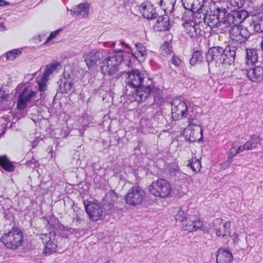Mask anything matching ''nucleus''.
Returning a JSON list of instances; mask_svg holds the SVG:
<instances>
[{
    "instance_id": "a878e982",
    "label": "nucleus",
    "mask_w": 263,
    "mask_h": 263,
    "mask_svg": "<svg viewBox=\"0 0 263 263\" xmlns=\"http://www.w3.org/2000/svg\"><path fill=\"white\" fill-rule=\"evenodd\" d=\"M158 18L156 21V25L159 28V30H168L170 29L171 25L170 23V16L165 14L161 16L158 15Z\"/></svg>"
},
{
    "instance_id": "39448f33",
    "label": "nucleus",
    "mask_w": 263,
    "mask_h": 263,
    "mask_svg": "<svg viewBox=\"0 0 263 263\" xmlns=\"http://www.w3.org/2000/svg\"><path fill=\"white\" fill-rule=\"evenodd\" d=\"M148 191L151 194L156 197L164 198L170 196L172 187L167 181L159 178L152 182L148 187Z\"/></svg>"
},
{
    "instance_id": "69168bd1",
    "label": "nucleus",
    "mask_w": 263,
    "mask_h": 263,
    "mask_svg": "<svg viewBox=\"0 0 263 263\" xmlns=\"http://www.w3.org/2000/svg\"><path fill=\"white\" fill-rule=\"evenodd\" d=\"M6 127H4V129L3 130V131L1 133V134H0V137L5 134V129H6Z\"/></svg>"
},
{
    "instance_id": "49530a36",
    "label": "nucleus",
    "mask_w": 263,
    "mask_h": 263,
    "mask_svg": "<svg viewBox=\"0 0 263 263\" xmlns=\"http://www.w3.org/2000/svg\"><path fill=\"white\" fill-rule=\"evenodd\" d=\"M171 62L172 64L174 65L176 67L180 66L181 60L175 54H173L171 59Z\"/></svg>"
},
{
    "instance_id": "f03ea898",
    "label": "nucleus",
    "mask_w": 263,
    "mask_h": 263,
    "mask_svg": "<svg viewBox=\"0 0 263 263\" xmlns=\"http://www.w3.org/2000/svg\"><path fill=\"white\" fill-rule=\"evenodd\" d=\"M210 13L208 16V26L211 28H219L222 25L228 26V15L227 8L219 4L212 2L210 5Z\"/></svg>"
},
{
    "instance_id": "f704fd0d",
    "label": "nucleus",
    "mask_w": 263,
    "mask_h": 263,
    "mask_svg": "<svg viewBox=\"0 0 263 263\" xmlns=\"http://www.w3.org/2000/svg\"><path fill=\"white\" fill-rule=\"evenodd\" d=\"M188 166L195 172H200L201 168V162L196 158H192Z\"/></svg>"
},
{
    "instance_id": "9d476101",
    "label": "nucleus",
    "mask_w": 263,
    "mask_h": 263,
    "mask_svg": "<svg viewBox=\"0 0 263 263\" xmlns=\"http://www.w3.org/2000/svg\"><path fill=\"white\" fill-rule=\"evenodd\" d=\"M228 15V26H237L243 22L248 16V12L244 9L237 8L229 12Z\"/></svg>"
},
{
    "instance_id": "052dcab7",
    "label": "nucleus",
    "mask_w": 263,
    "mask_h": 263,
    "mask_svg": "<svg viewBox=\"0 0 263 263\" xmlns=\"http://www.w3.org/2000/svg\"><path fill=\"white\" fill-rule=\"evenodd\" d=\"M233 161V158L228 156L227 160L226 161V163H227L229 165H230Z\"/></svg>"
},
{
    "instance_id": "6e6552de",
    "label": "nucleus",
    "mask_w": 263,
    "mask_h": 263,
    "mask_svg": "<svg viewBox=\"0 0 263 263\" xmlns=\"http://www.w3.org/2000/svg\"><path fill=\"white\" fill-rule=\"evenodd\" d=\"M250 35L248 29L241 25L233 26L230 30L231 39L239 43L245 42Z\"/></svg>"
},
{
    "instance_id": "f3484780",
    "label": "nucleus",
    "mask_w": 263,
    "mask_h": 263,
    "mask_svg": "<svg viewBox=\"0 0 263 263\" xmlns=\"http://www.w3.org/2000/svg\"><path fill=\"white\" fill-rule=\"evenodd\" d=\"M217 263H232L233 257L229 249L220 248L216 253Z\"/></svg>"
},
{
    "instance_id": "c03bdc74",
    "label": "nucleus",
    "mask_w": 263,
    "mask_h": 263,
    "mask_svg": "<svg viewBox=\"0 0 263 263\" xmlns=\"http://www.w3.org/2000/svg\"><path fill=\"white\" fill-rule=\"evenodd\" d=\"M62 30V28H60L52 32L49 36L47 37L46 40L45 41V42L43 43L44 45H45L47 44L49 41L53 39V38L55 37Z\"/></svg>"
},
{
    "instance_id": "20e7f679",
    "label": "nucleus",
    "mask_w": 263,
    "mask_h": 263,
    "mask_svg": "<svg viewBox=\"0 0 263 263\" xmlns=\"http://www.w3.org/2000/svg\"><path fill=\"white\" fill-rule=\"evenodd\" d=\"M123 60L121 55L115 54L104 59L100 67L103 74L112 76L119 70V67Z\"/></svg>"
},
{
    "instance_id": "ddd939ff",
    "label": "nucleus",
    "mask_w": 263,
    "mask_h": 263,
    "mask_svg": "<svg viewBox=\"0 0 263 263\" xmlns=\"http://www.w3.org/2000/svg\"><path fill=\"white\" fill-rule=\"evenodd\" d=\"M184 230L193 232L202 228V221L196 215H187L182 222Z\"/></svg>"
},
{
    "instance_id": "5701e85b",
    "label": "nucleus",
    "mask_w": 263,
    "mask_h": 263,
    "mask_svg": "<svg viewBox=\"0 0 263 263\" xmlns=\"http://www.w3.org/2000/svg\"><path fill=\"white\" fill-rule=\"evenodd\" d=\"M116 43H118L119 44L121 45L122 46H124L125 48L129 50L128 52H130L133 57H134L136 59H137L139 62L143 61L145 59V57H141V53H139V51H136L135 52H133L131 49L130 46L126 43H125L123 41H119L118 42H113L111 44V47L115 48L114 51L116 52H121L124 51V49L122 48H115V45Z\"/></svg>"
},
{
    "instance_id": "423d86ee",
    "label": "nucleus",
    "mask_w": 263,
    "mask_h": 263,
    "mask_svg": "<svg viewBox=\"0 0 263 263\" xmlns=\"http://www.w3.org/2000/svg\"><path fill=\"white\" fill-rule=\"evenodd\" d=\"M146 195L144 190L139 185L133 186L124 195L126 204L132 206L140 205L145 199Z\"/></svg>"
},
{
    "instance_id": "1a4fd4ad",
    "label": "nucleus",
    "mask_w": 263,
    "mask_h": 263,
    "mask_svg": "<svg viewBox=\"0 0 263 263\" xmlns=\"http://www.w3.org/2000/svg\"><path fill=\"white\" fill-rule=\"evenodd\" d=\"M172 118L175 120H179L187 117V106L183 101L176 100L171 104Z\"/></svg>"
},
{
    "instance_id": "aec40b11",
    "label": "nucleus",
    "mask_w": 263,
    "mask_h": 263,
    "mask_svg": "<svg viewBox=\"0 0 263 263\" xmlns=\"http://www.w3.org/2000/svg\"><path fill=\"white\" fill-rule=\"evenodd\" d=\"M140 7L141 12L144 18L147 20H154L158 17L156 8L151 4L142 3Z\"/></svg>"
},
{
    "instance_id": "3c124183",
    "label": "nucleus",
    "mask_w": 263,
    "mask_h": 263,
    "mask_svg": "<svg viewBox=\"0 0 263 263\" xmlns=\"http://www.w3.org/2000/svg\"><path fill=\"white\" fill-rule=\"evenodd\" d=\"M132 0H119V3L120 6L125 7L129 5L132 3Z\"/></svg>"
},
{
    "instance_id": "680f3d73",
    "label": "nucleus",
    "mask_w": 263,
    "mask_h": 263,
    "mask_svg": "<svg viewBox=\"0 0 263 263\" xmlns=\"http://www.w3.org/2000/svg\"><path fill=\"white\" fill-rule=\"evenodd\" d=\"M199 229H201V230H202V231H203L204 233H207V232H208V229H206V227H203L202 224V228H199Z\"/></svg>"
},
{
    "instance_id": "9b49d317",
    "label": "nucleus",
    "mask_w": 263,
    "mask_h": 263,
    "mask_svg": "<svg viewBox=\"0 0 263 263\" xmlns=\"http://www.w3.org/2000/svg\"><path fill=\"white\" fill-rule=\"evenodd\" d=\"M85 208L91 221H96L101 218L103 211L99 204L88 201L87 203H85Z\"/></svg>"
},
{
    "instance_id": "4d7b16f0",
    "label": "nucleus",
    "mask_w": 263,
    "mask_h": 263,
    "mask_svg": "<svg viewBox=\"0 0 263 263\" xmlns=\"http://www.w3.org/2000/svg\"><path fill=\"white\" fill-rule=\"evenodd\" d=\"M246 148L244 146V145H240L236 151H235V154H238V153H240V152L243 151L244 150H245Z\"/></svg>"
},
{
    "instance_id": "7ed1b4c3",
    "label": "nucleus",
    "mask_w": 263,
    "mask_h": 263,
    "mask_svg": "<svg viewBox=\"0 0 263 263\" xmlns=\"http://www.w3.org/2000/svg\"><path fill=\"white\" fill-rule=\"evenodd\" d=\"M0 240L6 248L15 250L23 244L24 236L20 229L13 227L8 232L4 234Z\"/></svg>"
},
{
    "instance_id": "79ce46f5",
    "label": "nucleus",
    "mask_w": 263,
    "mask_h": 263,
    "mask_svg": "<svg viewBox=\"0 0 263 263\" xmlns=\"http://www.w3.org/2000/svg\"><path fill=\"white\" fill-rule=\"evenodd\" d=\"M186 217V216L184 211L179 209L175 215L176 220L183 222Z\"/></svg>"
},
{
    "instance_id": "e2e57ef3",
    "label": "nucleus",
    "mask_w": 263,
    "mask_h": 263,
    "mask_svg": "<svg viewBox=\"0 0 263 263\" xmlns=\"http://www.w3.org/2000/svg\"><path fill=\"white\" fill-rule=\"evenodd\" d=\"M261 41L260 42V48L263 50V36H261Z\"/></svg>"
},
{
    "instance_id": "5fc2aeb1",
    "label": "nucleus",
    "mask_w": 263,
    "mask_h": 263,
    "mask_svg": "<svg viewBox=\"0 0 263 263\" xmlns=\"http://www.w3.org/2000/svg\"><path fill=\"white\" fill-rule=\"evenodd\" d=\"M45 37L44 35H38L36 37H34L33 40H34V42L35 43H39L43 41V38Z\"/></svg>"
},
{
    "instance_id": "58836bf2",
    "label": "nucleus",
    "mask_w": 263,
    "mask_h": 263,
    "mask_svg": "<svg viewBox=\"0 0 263 263\" xmlns=\"http://www.w3.org/2000/svg\"><path fill=\"white\" fill-rule=\"evenodd\" d=\"M162 54L163 55H168L172 52V47L167 42H165L160 47Z\"/></svg>"
},
{
    "instance_id": "338daca9",
    "label": "nucleus",
    "mask_w": 263,
    "mask_h": 263,
    "mask_svg": "<svg viewBox=\"0 0 263 263\" xmlns=\"http://www.w3.org/2000/svg\"><path fill=\"white\" fill-rule=\"evenodd\" d=\"M105 263H114V261L113 260H108V261H106Z\"/></svg>"
},
{
    "instance_id": "bf43d9fd",
    "label": "nucleus",
    "mask_w": 263,
    "mask_h": 263,
    "mask_svg": "<svg viewBox=\"0 0 263 263\" xmlns=\"http://www.w3.org/2000/svg\"><path fill=\"white\" fill-rule=\"evenodd\" d=\"M230 166V165H229L227 163H226V162L221 163V167L223 169H226L227 168H228L229 166Z\"/></svg>"
},
{
    "instance_id": "e433bc0d",
    "label": "nucleus",
    "mask_w": 263,
    "mask_h": 263,
    "mask_svg": "<svg viewBox=\"0 0 263 263\" xmlns=\"http://www.w3.org/2000/svg\"><path fill=\"white\" fill-rule=\"evenodd\" d=\"M22 51L19 49H13L6 53V57L8 60H13L18 56L21 55Z\"/></svg>"
},
{
    "instance_id": "dca6fc26",
    "label": "nucleus",
    "mask_w": 263,
    "mask_h": 263,
    "mask_svg": "<svg viewBox=\"0 0 263 263\" xmlns=\"http://www.w3.org/2000/svg\"><path fill=\"white\" fill-rule=\"evenodd\" d=\"M185 32L192 39H195L201 36V30L199 25L194 21L184 22L182 24Z\"/></svg>"
},
{
    "instance_id": "f257e3e1",
    "label": "nucleus",
    "mask_w": 263,
    "mask_h": 263,
    "mask_svg": "<svg viewBox=\"0 0 263 263\" xmlns=\"http://www.w3.org/2000/svg\"><path fill=\"white\" fill-rule=\"evenodd\" d=\"M126 74L125 84L126 87L134 89L133 93L137 102L144 101L153 92L152 80L148 78L145 80L144 73L137 69L123 72Z\"/></svg>"
},
{
    "instance_id": "774afa93",
    "label": "nucleus",
    "mask_w": 263,
    "mask_h": 263,
    "mask_svg": "<svg viewBox=\"0 0 263 263\" xmlns=\"http://www.w3.org/2000/svg\"><path fill=\"white\" fill-rule=\"evenodd\" d=\"M80 218L79 217H77V221L78 222H79V220H80Z\"/></svg>"
},
{
    "instance_id": "37998d69",
    "label": "nucleus",
    "mask_w": 263,
    "mask_h": 263,
    "mask_svg": "<svg viewBox=\"0 0 263 263\" xmlns=\"http://www.w3.org/2000/svg\"><path fill=\"white\" fill-rule=\"evenodd\" d=\"M58 228L61 230H63L70 232L71 234H73L75 232V229L69 227L68 226H64L61 223L59 220L58 221Z\"/></svg>"
},
{
    "instance_id": "a211bd4d",
    "label": "nucleus",
    "mask_w": 263,
    "mask_h": 263,
    "mask_svg": "<svg viewBox=\"0 0 263 263\" xmlns=\"http://www.w3.org/2000/svg\"><path fill=\"white\" fill-rule=\"evenodd\" d=\"M187 128L191 130L188 140L191 142H200L202 140L203 129L200 126L197 125L194 126L190 123Z\"/></svg>"
},
{
    "instance_id": "bb28decb",
    "label": "nucleus",
    "mask_w": 263,
    "mask_h": 263,
    "mask_svg": "<svg viewBox=\"0 0 263 263\" xmlns=\"http://www.w3.org/2000/svg\"><path fill=\"white\" fill-rule=\"evenodd\" d=\"M223 58L226 60V62L223 64H231L235 61L236 50V48L235 46L227 47L225 49Z\"/></svg>"
},
{
    "instance_id": "2f4dec72",
    "label": "nucleus",
    "mask_w": 263,
    "mask_h": 263,
    "mask_svg": "<svg viewBox=\"0 0 263 263\" xmlns=\"http://www.w3.org/2000/svg\"><path fill=\"white\" fill-rule=\"evenodd\" d=\"M57 245L53 241L50 239L46 242L45 249L43 250V253L47 255H50L56 252Z\"/></svg>"
},
{
    "instance_id": "ea45409f",
    "label": "nucleus",
    "mask_w": 263,
    "mask_h": 263,
    "mask_svg": "<svg viewBox=\"0 0 263 263\" xmlns=\"http://www.w3.org/2000/svg\"><path fill=\"white\" fill-rule=\"evenodd\" d=\"M195 0H181L182 5L185 9H196L195 7Z\"/></svg>"
},
{
    "instance_id": "a18cd8bd",
    "label": "nucleus",
    "mask_w": 263,
    "mask_h": 263,
    "mask_svg": "<svg viewBox=\"0 0 263 263\" xmlns=\"http://www.w3.org/2000/svg\"><path fill=\"white\" fill-rule=\"evenodd\" d=\"M245 0H230L231 5L234 7L240 8L244 4Z\"/></svg>"
},
{
    "instance_id": "13d9d810",
    "label": "nucleus",
    "mask_w": 263,
    "mask_h": 263,
    "mask_svg": "<svg viewBox=\"0 0 263 263\" xmlns=\"http://www.w3.org/2000/svg\"><path fill=\"white\" fill-rule=\"evenodd\" d=\"M10 4L9 2L4 0H0V6H4L9 5Z\"/></svg>"
},
{
    "instance_id": "0e129e2a",
    "label": "nucleus",
    "mask_w": 263,
    "mask_h": 263,
    "mask_svg": "<svg viewBox=\"0 0 263 263\" xmlns=\"http://www.w3.org/2000/svg\"><path fill=\"white\" fill-rule=\"evenodd\" d=\"M36 144H37L36 140H34V141L32 142V147H33V148H34Z\"/></svg>"
},
{
    "instance_id": "4468645a",
    "label": "nucleus",
    "mask_w": 263,
    "mask_h": 263,
    "mask_svg": "<svg viewBox=\"0 0 263 263\" xmlns=\"http://www.w3.org/2000/svg\"><path fill=\"white\" fill-rule=\"evenodd\" d=\"M57 84L59 87L57 91L62 94L67 93L71 90L73 84L72 79L70 78V74L65 72L63 73V77L60 79Z\"/></svg>"
},
{
    "instance_id": "4be33fe9",
    "label": "nucleus",
    "mask_w": 263,
    "mask_h": 263,
    "mask_svg": "<svg viewBox=\"0 0 263 263\" xmlns=\"http://www.w3.org/2000/svg\"><path fill=\"white\" fill-rule=\"evenodd\" d=\"M84 57L87 67L91 68L100 61V53L97 50H93L84 55Z\"/></svg>"
},
{
    "instance_id": "f8f14e48",
    "label": "nucleus",
    "mask_w": 263,
    "mask_h": 263,
    "mask_svg": "<svg viewBox=\"0 0 263 263\" xmlns=\"http://www.w3.org/2000/svg\"><path fill=\"white\" fill-rule=\"evenodd\" d=\"M36 94V91H32L28 87H25L19 95L17 108L19 109H24L27 103L30 102Z\"/></svg>"
},
{
    "instance_id": "412c9836",
    "label": "nucleus",
    "mask_w": 263,
    "mask_h": 263,
    "mask_svg": "<svg viewBox=\"0 0 263 263\" xmlns=\"http://www.w3.org/2000/svg\"><path fill=\"white\" fill-rule=\"evenodd\" d=\"M247 76L252 82H260L263 80V67L256 66L247 71Z\"/></svg>"
},
{
    "instance_id": "0eeeda50",
    "label": "nucleus",
    "mask_w": 263,
    "mask_h": 263,
    "mask_svg": "<svg viewBox=\"0 0 263 263\" xmlns=\"http://www.w3.org/2000/svg\"><path fill=\"white\" fill-rule=\"evenodd\" d=\"M225 49L220 46H213L210 48L206 53V61L209 65L211 62L223 64L226 62L223 58Z\"/></svg>"
},
{
    "instance_id": "c756f323",
    "label": "nucleus",
    "mask_w": 263,
    "mask_h": 263,
    "mask_svg": "<svg viewBox=\"0 0 263 263\" xmlns=\"http://www.w3.org/2000/svg\"><path fill=\"white\" fill-rule=\"evenodd\" d=\"M204 59L201 50H197L194 51L192 54V57L190 60V63L191 65L194 66L198 63H201Z\"/></svg>"
},
{
    "instance_id": "2eb2a0df",
    "label": "nucleus",
    "mask_w": 263,
    "mask_h": 263,
    "mask_svg": "<svg viewBox=\"0 0 263 263\" xmlns=\"http://www.w3.org/2000/svg\"><path fill=\"white\" fill-rule=\"evenodd\" d=\"M214 230L217 237L230 236V222H223L222 220H216L213 222Z\"/></svg>"
},
{
    "instance_id": "603ef678",
    "label": "nucleus",
    "mask_w": 263,
    "mask_h": 263,
    "mask_svg": "<svg viewBox=\"0 0 263 263\" xmlns=\"http://www.w3.org/2000/svg\"><path fill=\"white\" fill-rule=\"evenodd\" d=\"M197 2H198L199 7L196 8V10L197 11H201L206 2V0H197Z\"/></svg>"
},
{
    "instance_id": "de8ad7c7",
    "label": "nucleus",
    "mask_w": 263,
    "mask_h": 263,
    "mask_svg": "<svg viewBox=\"0 0 263 263\" xmlns=\"http://www.w3.org/2000/svg\"><path fill=\"white\" fill-rule=\"evenodd\" d=\"M26 165L32 168H34L37 166L39 164L37 163V161L32 157L31 160H28L26 162Z\"/></svg>"
},
{
    "instance_id": "4c0bfd02",
    "label": "nucleus",
    "mask_w": 263,
    "mask_h": 263,
    "mask_svg": "<svg viewBox=\"0 0 263 263\" xmlns=\"http://www.w3.org/2000/svg\"><path fill=\"white\" fill-rule=\"evenodd\" d=\"M197 12L199 13L198 17H194L193 21L197 24V23H201L202 20H203V22L208 25V20L206 18L209 17V14L208 13H202L200 11H198Z\"/></svg>"
},
{
    "instance_id": "8fccbe9b",
    "label": "nucleus",
    "mask_w": 263,
    "mask_h": 263,
    "mask_svg": "<svg viewBox=\"0 0 263 263\" xmlns=\"http://www.w3.org/2000/svg\"><path fill=\"white\" fill-rule=\"evenodd\" d=\"M8 95V93L7 92L6 90L3 89H0V103L5 100L7 98Z\"/></svg>"
},
{
    "instance_id": "7c9ffc66",
    "label": "nucleus",
    "mask_w": 263,
    "mask_h": 263,
    "mask_svg": "<svg viewBox=\"0 0 263 263\" xmlns=\"http://www.w3.org/2000/svg\"><path fill=\"white\" fill-rule=\"evenodd\" d=\"M186 11L184 12L182 16V20L184 22L194 21V17H198L199 13L197 12L196 9H185Z\"/></svg>"
},
{
    "instance_id": "a19ab883",
    "label": "nucleus",
    "mask_w": 263,
    "mask_h": 263,
    "mask_svg": "<svg viewBox=\"0 0 263 263\" xmlns=\"http://www.w3.org/2000/svg\"><path fill=\"white\" fill-rule=\"evenodd\" d=\"M137 49V51L141 53V57H145L146 55V49L143 45L140 43H137L135 44Z\"/></svg>"
},
{
    "instance_id": "cd10ccee",
    "label": "nucleus",
    "mask_w": 263,
    "mask_h": 263,
    "mask_svg": "<svg viewBox=\"0 0 263 263\" xmlns=\"http://www.w3.org/2000/svg\"><path fill=\"white\" fill-rule=\"evenodd\" d=\"M258 58L257 50L256 49H250L246 50V63L249 65H254L257 62Z\"/></svg>"
},
{
    "instance_id": "393cba45",
    "label": "nucleus",
    "mask_w": 263,
    "mask_h": 263,
    "mask_svg": "<svg viewBox=\"0 0 263 263\" xmlns=\"http://www.w3.org/2000/svg\"><path fill=\"white\" fill-rule=\"evenodd\" d=\"M263 21V12H258L254 13L252 16V23L251 24L253 26L254 30L256 32L262 33Z\"/></svg>"
},
{
    "instance_id": "09e8293b",
    "label": "nucleus",
    "mask_w": 263,
    "mask_h": 263,
    "mask_svg": "<svg viewBox=\"0 0 263 263\" xmlns=\"http://www.w3.org/2000/svg\"><path fill=\"white\" fill-rule=\"evenodd\" d=\"M243 145L247 150H251L257 147V145H255V143L251 141L246 142Z\"/></svg>"
},
{
    "instance_id": "473e14b6",
    "label": "nucleus",
    "mask_w": 263,
    "mask_h": 263,
    "mask_svg": "<svg viewBox=\"0 0 263 263\" xmlns=\"http://www.w3.org/2000/svg\"><path fill=\"white\" fill-rule=\"evenodd\" d=\"M176 2V0H161L160 5L162 6V3H164V6H166V7L164 9L165 12L172 13L174 9Z\"/></svg>"
},
{
    "instance_id": "6ab92c4d",
    "label": "nucleus",
    "mask_w": 263,
    "mask_h": 263,
    "mask_svg": "<svg viewBox=\"0 0 263 263\" xmlns=\"http://www.w3.org/2000/svg\"><path fill=\"white\" fill-rule=\"evenodd\" d=\"M89 4L88 3H81L76 7L70 10L72 15H76L79 18H85L88 16L89 11Z\"/></svg>"
},
{
    "instance_id": "c85d7f7f",
    "label": "nucleus",
    "mask_w": 263,
    "mask_h": 263,
    "mask_svg": "<svg viewBox=\"0 0 263 263\" xmlns=\"http://www.w3.org/2000/svg\"><path fill=\"white\" fill-rule=\"evenodd\" d=\"M0 166L5 171L12 172L14 171L15 166L9 160L6 156H0Z\"/></svg>"
},
{
    "instance_id": "c9c22d12",
    "label": "nucleus",
    "mask_w": 263,
    "mask_h": 263,
    "mask_svg": "<svg viewBox=\"0 0 263 263\" xmlns=\"http://www.w3.org/2000/svg\"><path fill=\"white\" fill-rule=\"evenodd\" d=\"M37 82L39 87V90L40 92H44L45 89L46 84L48 80L47 77H45V75L42 74V76L40 78H37Z\"/></svg>"
},
{
    "instance_id": "864d4df0",
    "label": "nucleus",
    "mask_w": 263,
    "mask_h": 263,
    "mask_svg": "<svg viewBox=\"0 0 263 263\" xmlns=\"http://www.w3.org/2000/svg\"><path fill=\"white\" fill-rule=\"evenodd\" d=\"M250 141H252L253 143H255V145H257V144L259 142H260V138H259V136L257 135H253L252 136L251 140Z\"/></svg>"
},
{
    "instance_id": "6e6d98bb",
    "label": "nucleus",
    "mask_w": 263,
    "mask_h": 263,
    "mask_svg": "<svg viewBox=\"0 0 263 263\" xmlns=\"http://www.w3.org/2000/svg\"><path fill=\"white\" fill-rule=\"evenodd\" d=\"M235 148L234 147H233L230 149L229 152L228 153V156L233 158L235 155L236 154H235Z\"/></svg>"
},
{
    "instance_id": "b1692460",
    "label": "nucleus",
    "mask_w": 263,
    "mask_h": 263,
    "mask_svg": "<svg viewBox=\"0 0 263 263\" xmlns=\"http://www.w3.org/2000/svg\"><path fill=\"white\" fill-rule=\"evenodd\" d=\"M118 199V195L114 190H109L105 194L103 199V204L104 206H107L108 209H111L114 206L115 203Z\"/></svg>"
},
{
    "instance_id": "72a5a7b5",
    "label": "nucleus",
    "mask_w": 263,
    "mask_h": 263,
    "mask_svg": "<svg viewBox=\"0 0 263 263\" xmlns=\"http://www.w3.org/2000/svg\"><path fill=\"white\" fill-rule=\"evenodd\" d=\"M60 64L57 61H54L51 64L46 66L44 72L43 73L45 75V77L49 78V76L55 70Z\"/></svg>"
}]
</instances>
